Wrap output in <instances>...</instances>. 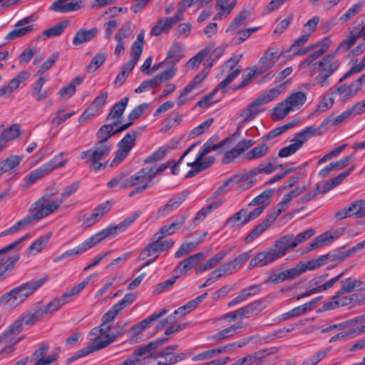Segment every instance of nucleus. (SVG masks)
Segmentation results:
<instances>
[{
	"label": "nucleus",
	"instance_id": "1",
	"mask_svg": "<svg viewBox=\"0 0 365 365\" xmlns=\"http://www.w3.org/2000/svg\"><path fill=\"white\" fill-rule=\"evenodd\" d=\"M139 214L135 212L132 215L126 217L123 222H120L118 225L115 226H110L108 228H106L100 231L99 232H97L96 234L88 238L78 246L71 250H66L59 256L55 257L53 259V262H58L61 260L67 258H72L75 255H78L86 252L87 250L94 247L96 245L104 240L106 238L109 237L110 236H115L118 233L123 232L127 227H128L133 222H134L136 220Z\"/></svg>",
	"mask_w": 365,
	"mask_h": 365
},
{
	"label": "nucleus",
	"instance_id": "2",
	"mask_svg": "<svg viewBox=\"0 0 365 365\" xmlns=\"http://www.w3.org/2000/svg\"><path fill=\"white\" fill-rule=\"evenodd\" d=\"M57 193L58 190L54 189L46 192L33 203L29 210L31 214L19 221L21 229H24L34 222L41 220L58 210L62 204V200H51Z\"/></svg>",
	"mask_w": 365,
	"mask_h": 365
},
{
	"label": "nucleus",
	"instance_id": "3",
	"mask_svg": "<svg viewBox=\"0 0 365 365\" xmlns=\"http://www.w3.org/2000/svg\"><path fill=\"white\" fill-rule=\"evenodd\" d=\"M45 282L44 279L28 282L0 297V307L11 309L22 303Z\"/></svg>",
	"mask_w": 365,
	"mask_h": 365
},
{
	"label": "nucleus",
	"instance_id": "4",
	"mask_svg": "<svg viewBox=\"0 0 365 365\" xmlns=\"http://www.w3.org/2000/svg\"><path fill=\"white\" fill-rule=\"evenodd\" d=\"M112 148V143L97 141L91 149L83 151L80 154V158L81 160L88 159V163L93 165V170L98 171L106 167V163H100V161L108 156Z\"/></svg>",
	"mask_w": 365,
	"mask_h": 365
},
{
	"label": "nucleus",
	"instance_id": "5",
	"mask_svg": "<svg viewBox=\"0 0 365 365\" xmlns=\"http://www.w3.org/2000/svg\"><path fill=\"white\" fill-rule=\"evenodd\" d=\"M340 64V61L335 59L334 53L328 54L317 61L314 65L319 67V73L314 79L315 84L321 87L328 86V78L339 68Z\"/></svg>",
	"mask_w": 365,
	"mask_h": 365
},
{
	"label": "nucleus",
	"instance_id": "6",
	"mask_svg": "<svg viewBox=\"0 0 365 365\" xmlns=\"http://www.w3.org/2000/svg\"><path fill=\"white\" fill-rule=\"evenodd\" d=\"M320 128H316L313 126H309L301 132L297 133L293 139L291 140V144L279 150L278 156L286 158L294 154L299 150L303 144L311 137L321 134Z\"/></svg>",
	"mask_w": 365,
	"mask_h": 365
},
{
	"label": "nucleus",
	"instance_id": "7",
	"mask_svg": "<svg viewBox=\"0 0 365 365\" xmlns=\"http://www.w3.org/2000/svg\"><path fill=\"white\" fill-rule=\"evenodd\" d=\"M314 235V230L312 229L307 230L304 232L299 233L296 236L292 234L286 235L277 240L274 243V246L278 250L282 257H283L289 250H293L298 245L310 238Z\"/></svg>",
	"mask_w": 365,
	"mask_h": 365
},
{
	"label": "nucleus",
	"instance_id": "8",
	"mask_svg": "<svg viewBox=\"0 0 365 365\" xmlns=\"http://www.w3.org/2000/svg\"><path fill=\"white\" fill-rule=\"evenodd\" d=\"M170 166V163H164L155 168V166H147L142 168L140 170L137 172L134 175L131 176L132 181L133 182V186L135 185H148V187L150 186V183L153 181L154 177L164 171Z\"/></svg>",
	"mask_w": 365,
	"mask_h": 365
},
{
	"label": "nucleus",
	"instance_id": "9",
	"mask_svg": "<svg viewBox=\"0 0 365 365\" xmlns=\"http://www.w3.org/2000/svg\"><path fill=\"white\" fill-rule=\"evenodd\" d=\"M36 19V17L33 14L21 19L16 22L15 28L7 34L5 39L13 41L32 33L36 30V27L35 25L30 24L35 21Z\"/></svg>",
	"mask_w": 365,
	"mask_h": 365
},
{
	"label": "nucleus",
	"instance_id": "10",
	"mask_svg": "<svg viewBox=\"0 0 365 365\" xmlns=\"http://www.w3.org/2000/svg\"><path fill=\"white\" fill-rule=\"evenodd\" d=\"M137 136V132L131 130L118 143V149L116 151L115 158L112 161L110 166L118 165L128 156L135 144Z\"/></svg>",
	"mask_w": 365,
	"mask_h": 365
},
{
	"label": "nucleus",
	"instance_id": "11",
	"mask_svg": "<svg viewBox=\"0 0 365 365\" xmlns=\"http://www.w3.org/2000/svg\"><path fill=\"white\" fill-rule=\"evenodd\" d=\"M125 327L126 324L117 323L114 326L111 324L109 325L108 329L101 330V331H99L100 333H93V334H91V335L96 336L98 341H100L105 348L115 341L117 338L124 334Z\"/></svg>",
	"mask_w": 365,
	"mask_h": 365
},
{
	"label": "nucleus",
	"instance_id": "12",
	"mask_svg": "<svg viewBox=\"0 0 365 365\" xmlns=\"http://www.w3.org/2000/svg\"><path fill=\"white\" fill-rule=\"evenodd\" d=\"M242 56V54L231 58L227 60L222 66V72L228 73L227 76L221 81L217 86L225 92V88L241 72L242 67L238 63Z\"/></svg>",
	"mask_w": 365,
	"mask_h": 365
},
{
	"label": "nucleus",
	"instance_id": "13",
	"mask_svg": "<svg viewBox=\"0 0 365 365\" xmlns=\"http://www.w3.org/2000/svg\"><path fill=\"white\" fill-rule=\"evenodd\" d=\"M144 36L145 31H140L137 36L136 40L131 46V58L122 67V71H125L127 74H128L134 68L143 53L144 46Z\"/></svg>",
	"mask_w": 365,
	"mask_h": 365
},
{
	"label": "nucleus",
	"instance_id": "14",
	"mask_svg": "<svg viewBox=\"0 0 365 365\" xmlns=\"http://www.w3.org/2000/svg\"><path fill=\"white\" fill-rule=\"evenodd\" d=\"M353 216L359 218L365 217V200L354 201L348 207L338 210L334 214L336 220H342Z\"/></svg>",
	"mask_w": 365,
	"mask_h": 365
},
{
	"label": "nucleus",
	"instance_id": "15",
	"mask_svg": "<svg viewBox=\"0 0 365 365\" xmlns=\"http://www.w3.org/2000/svg\"><path fill=\"white\" fill-rule=\"evenodd\" d=\"M162 239L155 238L154 235L152 237V242L148 244L140 252L139 257L141 259H145L158 252H164L170 250L174 245L172 240H161Z\"/></svg>",
	"mask_w": 365,
	"mask_h": 365
},
{
	"label": "nucleus",
	"instance_id": "16",
	"mask_svg": "<svg viewBox=\"0 0 365 365\" xmlns=\"http://www.w3.org/2000/svg\"><path fill=\"white\" fill-rule=\"evenodd\" d=\"M50 346L47 343H42L31 354V360L34 361L33 365H51L55 363L58 358L57 353L47 356Z\"/></svg>",
	"mask_w": 365,
	"mask_h": 365
},
{
	"label": "nucleus",
	"instance_id": "17",
	"mask_svg": "<svg viewBox=\"0 0 365 365\" xmlns=\"http://www.w3.org/2000/svg\"><path fill=\"white\" fill-rule=\"evenodd\" d=\"M67 160L61 161L56 163L53 160L42 165L38 168L31 171L26 177V182L28 185H31L36 180L48 175L53 170L63 168L66 164Z\"/></svg>",
	"mask_w": 365,
	"mask_h": 365
},
{
	"label": "nucleus",
	"instance_id": "18",
	"mask_svg": "<svg viewBox=\"0 0 365 365\" xmlns=\"http://www.w3.org/2000/svg\"><path fill=\"white\" fill-rule=\"evenodd\" d=\"M175 75V69L171 68L163 73L158 74L154 78L144 81L135 90L137 93H143L150 88H155L160 86L163 82L167 81Z\"/></svg>",
	"mask_w": 365,
	"mask_h": 365
},
{
	"label": "nucleus",
	"instance_id": "19",
	"mask_svg": "<svg viewBox=\"0 0 365 365\" xmlns=\"http://www.w3.org/2000/svg\"><path fill=\"white\" fill-rule=\"evenodd\" d=\"M283 55L279 49L274 47H270L263 54L259 61V72L263 73L268 69L272 68L277 61Z\"/></svg>",
	"mask_w": 365,
	"mask_h": 365
},
{
	"label": "nucleus",
	"instance_id": "20",
	"mask_svg": "<svg viewBox=\"0 0 365 365\" xmlns=\"http://www.w3.org/2000/svg\"><path fill=\"white\" fill-rule=\"evenodd\" d=\"M132 125V123H125L120 127H119L118 129L114 130V128L115 126H118L117 125H113V123L110 124H106L103 125L96 133V137L98 139V142L103 143H110L108 142V139L114 135L116 133L123 132L128 128H129Z\"/></svg>",
	"mask_w": 365,
	"mask_h": 365
},
{
	"label": "nucleus",
	"instance_id": "21",
	"mask_svg": "<svg viewBox=\"0 0 365 365\" xmlns=\"http://www.w3.org/2000/svg\"><path fill=\"white\" fill-rule=\"evenodd\" d=\"M346 292L338 291L331 300L323 305V310H331L340 307L351 306L354 304L355 295L345 296Z\"/></svg>",
	"mask_w": 365,
	"mask_h": 365
},
{
	"label": "nucleus",
	"instance_id": "22",
	"mask_svg": "<svg viewBox=\"0 0 365 365\" xmlns=\"http://www.w3.org/2000/svg\"><path fill=\"white\" fill-rule=\"evenodd\" d=\"M254 145L255 141L252 140L245 139L240 141L235 148L225 153L222 163L223 164H228L232 162L237 157Z\"/></svg>",
	"mask_w": 365,
	"mask_h": 365
},
{
	"label": "nucleus",
	"instance_id": "23",
	"mask_svg": "<svg viewBox=\"0 0 365 365\" xmlns=\"http://www.w3.org/2000/svg\"><path fill=\"white\" fill-rule=\"evenodd\" d=\"M88 337L91 341H92V343L88 344L87 346L82 348L79 349L78 351H76L73 356L68 358L67 361L68 362H72L75 360H77L80 358H82L83 356H86V355L91 354L94 351H98L100 349H103V344L98 341L96 336L91 335V331H90L88 334Z\"/></svg>",
	"mask_w": 365,
	"mask_h": 365
},
{
	"label": "nucleus",
	"instance_id": "24",
	"mask_svg": "<svg viewBox=\"0 0 365 365\" xmlns=\"http://www.w3.org/2000/svg\"><path fill=\"white\" fill-rule=\"evenodd\" d=\"M205 255L202 252L195 254L188 258L181 261L175 268L174 272L180 276L185 274L188 270L195 267L204 258Z\"/></svg>",
	"mask_w": 365,
	"mask_h": 365
},
{
	"label": "nucleus",
	"instance_id": "25",
	"mask_svg": "<svg viewBox=\"0 0 365 365\" xmlns=\"http://www.w3.org/2000/svg\"><path fill=\"white\" fill-rule=\"evenodd\" d=\"M187 196V194L182 193L180 195L176 196L169 200L164 205L158 209L157 215L159 217L167 216L173 210L179 207L180 205L185 200Z\"/></svg>",
	"mask_w": 365,
	"mask_h": 365
},
{
	"label": "nucleus",
	"instance_id": "26",
	"mask_svg": "<svg viewBox=\"0 0 365 365\" xmlns=\"http://www.w3.org/2000/svg\"><path fill=\"white\" fill-rule=\"evenodd\" d=\"M128 101V97H125L115 103L107 115L106 120L113 119L114 120L112 122L113 125H119L122 122V116Z\"/></svg>",
	"mask_w": 365,
	"mask_h": 365
},
{
	"label": "nucleus",
	"instance_id": "27",
	"mask_svg": "<svg viewBox=\"0 0 365 365\" xmlns=\"http://www.w3.org/2000/svg\"><path fill=\"white\" fill-rule=\"evenodd\" d=\"M215 160L214 157L210 156L207 158L204 157L198 160V162H197L196 158L195 161L188 163L187 165L192 167V169L187 173L186 178H192L199 173L206 170L214 163Z\"/></svg>",
	"mask_w": 365,
	"mask_h": 365
},
{
	"label": "nucleus",
	"instance_id": "28",
	"mask_svg": "<svg viewBox=\"0 0 365 365\" xmlns=\"http://www.w3.org/2000/svg\"><path fill=\"white\" fill-rule=\"evenodd\" d=\"M301 274V270L297 265L292 268L275 273L271 275L267 280V282L278 284L287 279H292Z\"/></svg>",
	"mask_w": 365,
	"mask_h": 365
},
{
	"label": "nucleus",
	"instance_id": "29",
	"mask_svg": "<svg viewBox=\"0 0 365 365\" xmlns=\"http://www.w3.org/2000/svg\"><path fill=\"white\" fill-rule=\"evenodd\" d=\"M121 311L122 310L116 304H114L111 309L103 316L101 324L98 327L91 329V334L100 333L99 331H101V330L108 329L109 325L112 324L111 322Z\"/></svg>",
	"mask_w": 365,
	"mask_h": 365
},
{
	"label": "nucleus",
	"instance_id": "30",
	"mask_svg": "<svg viewBox=\"0 0 365 365\" xmlns=\"http://www.w3.org/2000/svg\"><path fill=\"white\" fill-rule=\"evenodd\" d=\"M111 208V205L109 201H106L98 207H96L90 217H87L84 222L83 225L86 227H90L99 221L102 217L108 212Z\"/></svg>",
	"mask_w": 365,
	"mask_h": 365
},
{
	"label": "nucleus",
	"instance_id": "31",
	"mask_svg": "<svg viewBox=\"0 0 365 365\" xmlns=\"http://www.w3.org/2000/svg\"><path fill=\"white\" fill-rule=\"evenodd\" d=\"M273 222L266 217L260 223L257 224L245 237L244 241L246 244H250L263 234Z\"/></svg>",
	"mask_w": 365,
	"mask_h": 365
},
{
	"label": "nucleus",
	"instance_id": "32",
	"mask_svg": "<svg viewBox=\"0 0 365 365\" xmlns=\"http://www.w3.org/2000/svg\"><path fill=\"white\" fill-rule=\"evenodd\" d=\"M21 129L19 124H12L4 129L0 134V145L3 148L9 141L14 140L21 135Z\"/></svg>",
	"mask_w": 365,
	"mask_h": 365
},
{
	"label": "nucleus",
	"instance_id": "33",
	"mask_svg": "<svg viewBox=\"0 0 365 365\" xmlns=\"http://www.w3.org/2000/svg\"><path fill=\"white\" fill-rule=\"evenodd\" d=\"M262 299L255 301L244 306L239 309L241 319L249 318L252 316L258 314L264 307Z\"/></svg>",
	"mask_w": 365,
	"mask_h": 365
},
{
	"label": "nucleus",
	"instance_id": "34",
	"mask_svg": "<svg viewBox=\"0 0 365 365\" xmlns=\"http://www.w3.org/2000/svg\"><path fill=\"white\" fill-rule=\"evenodd\" d=\"M262 104L257 99L250 103L240 115L241 123L252 120L262 111L260 106Z\"/></svg>",
	"mask_w": 365,
	"mask_h": 365
},
{
	"label": "nucleus",
	"instance_id": "35",
	"mask_svg": "<svg viewBox=\"0 0 365 365\" xmlns=\"http://www.w3.org/2000/svg\"><path fill=\"white\" fill-rule=\"evenodd\" d=\"M341 292L350 293L354 291L365 290V282L359 279L346 278L341 281Z\"/></svg>",
	"mask_w": 365,
	"mask_h": 365
},
{
	"label": "nucleus",
	"instance_id": "36",
	"mask_svg": "<svg viewBox=\"0 0 365 365\" xmlns=\"http://www.w3.org/2000/svg\"><path fill=\"white\" fill-rule=\"evenodd\" d=\"M249 222L250 220L248 217V210L247 209H241L229 217L225 221V225L234 227L238 225H245Z\"/></svg>",
	"mask_w": 365,
	"mask_h": 365
},
{
	"label": "nucleus",
	"instance_id": "37",
	"mask_svg": "<svg viewBox=\"0 0 365 365\" xmlns=\"http://www.w3.org/2000/svg\"><path fill=\"white\" fill-rule=\"evenodd\" d=\"M186 217L182 215L178 220H175L170 225H165L155 234V238L163 239L168 235L173 234L177 229L180 228L185 222Z\"/></svg>",
	"mask_w": 365,
	"mask_h": 365
},
{
	"label": "nucleus",
	"instance_id": "38",
	"mask_svg": "<svg viewBox=\"0 0 365 365\" xmlns=\"http://www.w3.org/2000/svg\"><path fill=\"white\" fill-rule=\"evenodd\" d=\"M97 28H93L90 30L80 29L77 31L73 38V44L75 46L81 45L83 43L90 41L98 34Z\"/></svg>",
	"mask_w": 365,
	"mask_h": 365
},
{
	"label": "nucleus",
	"instance_id": "39",
	"mask_svg": "<svg viewBox=\"0 0 365 365\" xmlns=\"http://www.w3.org/2000/svg\"><path fill=\"white\" fill-rule=\"evenodd\" d=\"M24 322L21 318L15 320L4 333L0 335V344L6 343L8 338H14L12 335L19 334L23 329Z\"/></svg>",
	"mask_w": 365,
	"mask_h": 365
},
{
	"label": "nucleus",
	"instance_id": "40",
	"mask_svg": "<svg viewBox=\"0 0 365 365\" xmlns=\"http://www.w3.org/2000/svg\"><path fill=\"white\" fill-rule=\"evenodd\" d=\"M107 185L110 188L119 185L120 188L125 189L133 186V182L131 176H129L128 173H121L110 180Z\"/></svg>",
	"mask_w": 365,
	"mask_h": 365
},
{
	"label": "nucleus",
	"instance_id": "41",
	"mask_svg": "<svg viewBox=\"0 0 365 365\" xmlns=\"http://www.w3.org/2000/svg\"><path fill=\"white\" fill-rule=\"evenodd\" d=\"M69 25V22L64 21L60 22L55 26L43 31L42 35L38 36L37 40L41 39L45 41L48 38H53L60 36L64 31V29Z\"/></svg>",
	"mask_w": 365,
	"mask_h": 365
},
{
	"label": "nucleus",
	"instance_id": "42",
	"mask_svg": "<svg viewBox=\"0 0 365 365\" xmlns=\"http://www.w3.org/2000/svg\"><path fill=\"white\" fill-rule=\"evenodd\" d=\"M307 100V96L302 91H298L289 95L284 101L290 108L291 110L299 109Z\"/></svg>",
	"mask_w": 365,
	"mask_h": 365
},
{
	"label": "nucleus",
	"instance_id": "43",
	"mask_svg": "<svg viewBox=\"0 0 365 365\" xmlns=\"http://www.w3.org/2000/svg\"><path fill=\"white\" fill-rule=\"evenodd\" d=\"M83 80V78L77 76L67 86L61 88L58 92L61 100H67L73 96L76 91V86L81 85Z\"/></svg>",
	"mask_w": 365,
	"mask_h": 365
},
{
	"label": "nucleus",
	"instance_id": "44",
	"mask_svg": "<svg viewBox=\"0 0 365 365\" xmlns=\"http://www.w3.org/2000/svg\"><path fill=\"white\" fill-rule=\"evenodd\" d=\"M227 250H221L210 258L206 262L201 264L197 270V273L205 272L217 266L228 254Z\"/></svg>",
	"mask_w": 365,
	"mask_h": 365
},
{
	"label": "nucleus",
	"instance_id": "45",
	"mask_svg": "<svg viewBox=\"0 0 365 365\" xmlns=\"http://www.w3.org/2000/svg\"><path fill=\"white\" fill-rule=\"evenodd\" d=\"M221 205V199L211 202L208 205L202 207L197 212L196 215L192 219V223L195 225H197L200 222L202 221L209 213L218 208Z\"/></svg>",
	"mask_w": 365,
	"mask_h": 365
},
{
	"label": "nucleus",
	"instance_id": "46",
	"mask_svg": "<svg viewBox=\"0 0 365 365\" xmlns=\"http://www.w3.org/2000/svg\"><path fill=\"white\" fill-rule=\"evenodd\" d=\"M269 147L265 142L260 143L257 146L254 147L251 150L247 152L245 158L247 160H253L264 157L268 153Z\"/></svg>",
	"mask_w": 365,
	"mask_h": 365
},
{
	"label": "nucleus",
	"instance_id": "47",
	"mask_svg": "<svg viewBox=\"0 0 365 365\" xmlns=\"http://www.w3.org/2000/svg\"><path fill=\"white\" fill-rule=\"evenodd\" d=\"M351 115H356L355 112L354 110H352V107L344 110L343 113H341L340 115L334 116L331 115L328 117L327 118L324 119V121L321 124V127H324L328 124H331L333 125H336L344 120H346L347 118H349Z\"/></svg>",
	"mask_w": 365,
	"mask_h": 365
},
{
	"label": "nucleus",
	"instance_id": "48",
	"mask_svg": "<svg viewBox=\"0 0 365 365\" xmlns=\"http://www.w3.org/2000/svg\"><path fill=\"white\" fill-rule=\"evenodd\" d=\"M214 47V43H210L208 44L206 47H205L198 53H197L195 56L188 61L187 63V66L192 69L197 68L201 63L202 60L209 54V53L213 50Z\"/></svg>",
	"mask_w": 365,
	"mask_h": 365
},
{
	"label": "nucleus",
	"instance_id": "49",
	"mask_svg": "<svg viewBox=\"0 0 365 365\" xmlns=\"http://www.w3.org/2000/svg\"><path fill=\"white\" fill-rule=\"evenodd\" d=\"M21 157L11 155L0 163V175L4 173L12 171L15 169L21 160Z\"/></svg>",
	"mask_w": 365,
	"mask_h": 365
},
{
	"label": "nucleus",
	"instance_id": "50",
	"mask_svg": "<svg viewBox=\"0 0 365 365\" xmlns=\"http://www.w3.org/2000/svg\"><path fill=\"white\" fill-rule=\"evenodd\" d=\"M228 141V139H225L221 142L215 144L212 142V140L210 139L202 145L201 150L197 156V162H198V160H200L201 158H203L207 153H210L211 151L223 147Z\"/></svg>",
	"mask_w": 365,
	"mask_h": 365
},
{
	"label": "nucleus",
	"instance_id": "51",
	"mask_svg": "<svg viewBox=\"0 0 365 365\" xmlns=\"http://www.w3.org/2000/svg\"><path fill=\"white\" fill-rule=\"evenodd\" d=\"M284 88V84H281L275 88L265 91L263 94L259 96L257 99L262 104H265L276 98L282 92Z\"/></svg>",
	"mask_w": 365,
	"mask_h": 365
},
{
	"label": "nucleus",
	"instance_id": "52",
	"mask_svg": "<svg viewBox=\"0 0 365 365\" xmlns=\"http://www.w3.org/2000/svg\"><path fill=\"white\" fill-rule=\"evenodd\" d=\"M334 239V237L329 233H324L314 238L307 246V252L312 251L317 248L324 246L328 242H330Z\"/></svg>",
	"mask_w": 365,
	"mask_h": 365
},
{
	"label": "nucleus",
	"instance_id": "53",
	"mask_svg": "<svg viewBox=\"0 0 365 365\" xmlns=\"http://www.w3.org/2000/svg\"><path fill=\"white\" fill-rule=\"evenodd\" d=\"M290 111V108L284 100L273 108L272 118L274 120H282L288 115Z\"/></svg>",
	"mask_w": 365,
	"mask_h": 365
},
{
	"label": "nucleus",
	"instance_id": "54",
	"mask_svg": "<svg viewBox=\"0 0 365 365\" xmlns=\"http://www.w3.org/2000/svg\"><path fill=\"white\" fill-rule=\"evenodd\" d=\"M250 13L247 10L241 11L234 19L232 24L229 26L228 31H235L242 26L247 25V19L249 17Z\"/></svg>",
	"mask_w": 365,
	"mask_h": 365
},
{
	"label": "nucleus",
	"instance_id": "55",
	"mask_svg": "<svg viewBox=\"0 0 365 365\" xmlns=\"http://www.w3.org/2000/svg\"><path fill=\"white\" fill-rule=\"evenodd\" d=\"M29 237V234L25 235L24 236L21 237L19 240H16L15 242L11 243L10 245H9L6 246L5 247L2 248L0 250V266H2L4 264H6L8 262V260L9 259V258L6 255H5V254L7 252H9V251L14 249L15 247H16L20 243H21L22 242H24V240H26Z\"/></svg>",
	"mask_w": 365,
	"mask_h": 365
},
{
	"label": "nucleus",
	"instance_id": "56",
	"mask_svg": "<svg viewBox=\"0 0 365 365\" xmlns=\"http://www.w3.org/2000/svg\"><path fill=\"white\" fill-rule=\"evenodd\" d=\"M184 46L178 42H174L168 51L166 58H173V63L178 62L182 57Z\"/></svg>",
	"mask_w": 365,
	"mask_h": 365
},
{
	"label": "nucleus",
	"instance_id": "57",
	"mask_svg": "<svg viewBox=\"0 0 365 365\" xmlns=\"http://www.w3.org/2000/svg\"><path fill=\"white\" fill-rule=\"evenodd\" d=\"M88 282L89 278L84 279L83 282L78 283V284H76L70 290L65 292L61 296V298L63 299L65 303L67 304L69 302V299L79 294L86 287Z\"/></svg>",
	"mask_w": 365,
	"mask_h": 365
},
{
	"label": "nucleus",
	"instance_id": "58",
	"mask_svg": "<svg viewBox=\"0 0 365 365\" xmlns=\"http://www.w3.org/2000/svg\"><path fill=\"white\" fill-rule=\"evenodd\" d=\"M44 314L41 308L35 309L33 312H28L21 317L26 325H33L43 317Z\"/></svg>",
	"mask_w": 365,
	"mask_h": 365
},
{
	"label": "nucleus",
	"instance_id": "59",
	"mask_svg": "<svg viewBox=\"0 0 365 365\" xmlns=\"http://www.w3.org/2000/svg\"><path fill=\"white\" fill-rule=\"evenodd\" d=\"M150 352L151 350L147 344L136 349L133 352V355L130 357V359L133 361V364L135 365L138 362L148 357L150 355Z\"/></svg>",
	"mask_w": 365,
	"mask_h": 365
},
{
	"label": "nucleus",
	"instance_id": "60",
	"mask_svg": "<svg viewBox=\"0 0 365 365\" xmlns=\"http://www.w3.org/2000/svg\"><path fill=\"white\" fill-rule=\"evenodd\" d=\"M364 6V3L363 1H359L357 4L353 5L350 7L340 18L339 21L341 23L346 22L353 16L359 13Z\"/></svg>",
	"mask_w": 365,
	"mask_h": 365
},
{
	"label": "nucleus",
	"instance_id": "61",
	"mask_svg": "<svg viewBox=\"0 0 365 365\" xmlns=\"http://www.w3.org/2000/svg\"><path fill=\"white\" fill-rule=\"evenodd\" d=\"M51 233H48L44 236L39 237L35 242H34L30 247H29V252L30 254H34L39 252L47 244L50 237Z\"/></svg>",
	"mask_w": 365,
	"mask_h": 365
},
{
	"label": "nucleus",
	"instance_id": "62",
	"mask_svg": "<svg viewBox=\"0 0 365 365\" xmlns=\"http://www.w3.org/2000/svg\"><path fill=\"white\" fill-rule=\"evenodd\" d=\"M107 55L104 53H97L87 66V71L93 73L96 71L106 60Z\"/></svg>",
	"mask_w": 365,
	"mask_h": 365
},
{
	"label": "nucleus",
	"instance_id": "63",
	"mask_svg": "<svg viewBox=\"0 0 365 365\" xmlns=\"http://www.w3.org/2000/svg\"><path fill=\"white\" fill-rule=\"evenodd\" d=\"M277 170V167L274 166L272 163H268L265 165L261 164L257 167L253 168L248 173V176L253 177L257 174L264 173L266 174H270Z\"/></svg>",
	"mask_w": 365,
	"mask_h": 365
},
{
	"label": "nucleus",
	"instance_id": "64",
	"mask_svg": "<svg viewBox=\"0 0 365 365\" xmlns=\"http://www.w3.org/2000/svg\"><path fill=\"white\" fill-rule=\"evenodd\" d=\"M134 26L130 23L124 24L115 35L114 38H118L124 41V39L133 36Z\"/></svg>",
	"mask_w": 365,
	"mask_h": 365
}]
</instances>
